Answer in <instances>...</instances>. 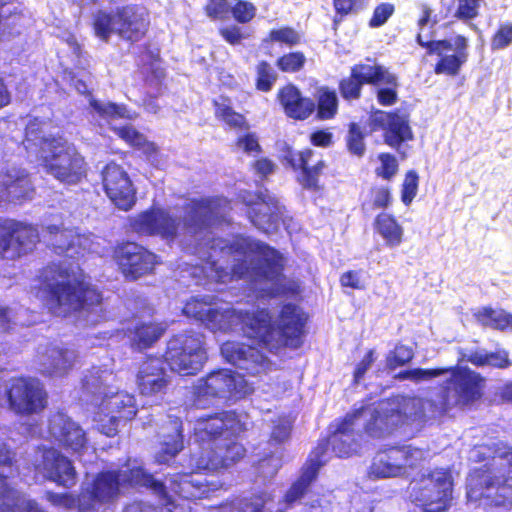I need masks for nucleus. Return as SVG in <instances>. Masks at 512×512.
Wrapping results in <instances>:
<instances>
[{
	"label": "nucleus",
	"mask_w": 512,
	"mask_h": 512,
	"mask_svg": "<svg viewBox=\"0 0 512 512\" xmlns=\"http://www.w3.org/2000/svg\"><path fill=\"white\" fill-rule=\"evenodd\" d=\"M101 409L109 418L107 424H101V431L108 437L115 436L118 425L133 420L138 412L134 395L126 392L105 395L101 402Z\"/></svg>",
	"instance_id": "a878e982"
},
{
	"label": "nucleus",
	"mask_w": 512,
	"mask_h": 512,
	"mask_svg": "<svg viewBox=\"0 0 512 512\" xmlns=\"http://www.w3.org/2000/svg\"><path fill=\"white\" fill-rule=\"evenodd\" d=\"M113 131L130 147L141 151L145 156L155 157L157 155L158 147L156 144L147 140V138L132 125L114 127Z\"/></svg>",
	"instance_id": "37998d69"
},
{
	"label": "nucleus",
	"mask_w": 512,
	"mask_h": 512,
	"mask_svg": "<svg viewBox=\"0 0 512 512\" xmlns=\"http://www.w3.org/2000/svg\"><path fill=\"white\" fill-rule=\"evenodd\" d=\"M512 43V22L501 24L491 37V49L501 50Z\"/></svg>",
	"instance_id": "680f3d73"
},
{
	"label": "nucleus",
	"mask_w": 512,
	"mask_h": 512,
	"mask_svg": "<svg viewBox=\"0 0 512 512\" xmlns=\"http://www.w3.org/2000/svg\"><path fill=\"white\" fill-rule=\"evenodd\" d=\"M314 107L317 120L328 121L334 119L339 111V99L336 91L327 85L317 87Z\"/></svg>",
	"instance_id": "58836bf2"
},
{
	"label": "nucleus",
	"mask_w": 512,
	"mask_h": 512,
	"mask_svg": "<svg viewBox=\"0 0 512 512\" xmlns=\"http://www.w3.org/2000/svg\"><path fill=\"white\" fill-rule=\"evenodd\" d=\"M376 61L368 57L365 62L354 64L350 68L349 75L339 80L338 90L344 101H358L362 97L363 87L371 86Z\"/></svg>",
	"instance_id": "7c9ffc66"
},
{
	"label": "nucleus",
	"mask_w": 512,
	"mask_h": 512,
	"mask_svg": "<svg viewBox=\"0 0 512 512\" xmlns=\"http://www.w3.org/2000/svg\"><path fill=\"white\" fill-rule=\"evenodd\" d=\"M451 404L444 395L441 402L420 397H401L395 407L382 412L374 410L366 423L365 432L374 438L393 433L398 428L415 421H423L428 416L440 418L448 414Z\"/></svg>",
	"instance_id": "0eeeda50"
},
{
	"label": "nucleus",
	"mask_w": 512,
	"mask_h": 512,
	"mask_svg": "<svg viewBox=\"0 0 512 512\" xmlns=\"http://www.w3.org/2000/svg\"><path fill=\"white\" fill-rule=\"evenodd\" d=\"M264 41L276 42L291 48L302 43V35L291 26H283L271 29Z\"/></svg>",
	"instance_id": "864d4df0"
},
{
	"label": "nucleus",
	"mask_w": 512,
	"mask_h": 512,
	"mask_svg": "<svg viewBox=\"0 0 512 512\" xmlns=\"http://www.w3.org/2000/svg\"><path fill=\"white\" fill-rule=\"evenodd\" d=\"M458 5L454 16L461 21H470L479 15L478 0H457Z\"/></svg>",
	"instance_id": "338daca9"
},
{
	"label": "nucleus",
	"mask_w": 512,
	"mask_h": 512,
	"mask_svg": "<svg viewBox=\"0 0 512 512\" xmlns=\"http://www.w3.org/2000/svg\"><path fill=\"white\" fill-rule=\"evenodd\" d=\"M123 474L119 469L98 472L90 486L79 493V512H96V505L113 503L120 495Z\"/></svg>",
	"instance_id": "6ab92c4d"
},
{
	"label": "nucleus",
	"mask_w": 512,
	"mask_h": 512,
	"mask_svg": "<svg viewBox=\"0 0 512 512\" xmlns=\"http://www.w3.org/2000/svg\"><path fill=\"white\" fill-rule=\"evenodd\" d=\"M38 159L44 171L64 185H78L87 178L85 157L62 137H42Z\"/></svg>",
	"instance_id": "6e6552de"
},
{
	"label": "nucleus",
	"mask_w": 512,
	"mask_h": 512,
	"mask_svg": "<svg viewBox=\"0 0 512 512\" xmlns=\"http://www.w3.org/2000/svg\"><path fill=\"white\" fill-rule=\"evenodd\" d=\"M255 87L258 91L269 92L277 81V73L266 60H261L255 67Z\"/></svg>",
	"instance_id": "603ef678"
},
{
	"label": "nucleus",
	"mask_w": 512,
	"mask_h": 512,
	"mask_svg": "<svg viewBox=\"0 0 512 512\" xmlns=\"http://www.w3.org/2000/svg\"><path fill=\"white\" fill-rule=\"evenodd\" d=\"M446 374V370L432 368V369H424V368H414L409 370H402L398 372L394 378L397 380H412V381H422L427 379L436 378Z\"/></svg>",
	"instance_id": "bf43d9fd"
},
{
	"label": "nucleus",
	"mask_w": 512,
	"mask_h": 512,
	"mask_svg": "<svg viewBox=\"0 0 512 512\" xmlns=\"http://www.w3.org/2000/svg\"><path fill=\"white\" fill-rule=\"evenodd\" d=\"M256 502V494L248 497H236L233 500L222 503L218 512H249V509Z\"/></svg>",
	"instance_id": "69168bd1"
},
{
	"label": "nucleus",
	"mask_w": 512,
	"mask_h": 512,
	"mask_svg": "<svg viewBox=\"0 0 512 512\" xmlns=\"http://www.w3.org/2000/svg\"><path fill=\"white\" fill-rule=\"evenodd\" d=\"M165 332L166 327L161 322L139 321L128 328L127 335L132 349L144 351L153 347Z\"/></svg>",
	"instance_id": "c9c22d12"
},
{
	"label": "nucleus",
	"mask_w": 512,
	"mask_h": 512,
	"mask_svg": "<svg viewBox=\"0 0 512 512\" xmlns=\"http://www.w3.org/2000/svg\"><path fill=\"white\" fill-rule=\"evenodd\" d=\"M411 501L423 512H447L453 501V478L443 468H434L411 481Z\"/></svg>",
	"instance_id": "9d476101"
},
{
	"label": "nucleus",
	"mask_w": 512,
	"mask_h": 512,
	"mask_svg": "<svg viewBox=\"0 0 512 512\" xmlns=\"http://www.w3.org/2000/svg\"><path fill=\"white\" fill-rule=\"evenodd\" d=\"M315 156L316 152L310 147L296 150L286 145L282 149V162L296 173L298 184L305 190L319 192L323 189L320 178L327 163L322 157L313 161Z\"/></svg>",
	"instance_id": "a211bd4d"
},
{
	"label": "nucleus",
	"mask_w": 512,
	"mask_h": 512,
	"mask_svg": "<svg viewBox=\"0 0 512 512\" xmlns=\"http://www.w3.org/2000/svg\"><path fill=\"white\" fill-rule=\"evenodd\" d=\"M103 189L114 205L123 210L129 211L136 203V189L124 170L114 161L107 163L101 171Z\"/></svg>",
	"instance_id": "5701e85b"
},
{
	"label": "nucleus",
	"mask_w": 512,
	"mask_h": 512,
	"mask_svg": "<svg viewBox=\"0 0 512 512\" xmlns=\"http://www.w3.org/2000/svg\"><path fill=\"white\" fill-rule=\"evenodd\" d=\"M67 349L51 348L46 351L42 360V373L46 376L65 373L71 365V357Z\"/></svg>",
	"instance_id": "a18cd8bd"
},
{
	"label": "nucleus",
	"mask_w": 512,
	"mask_h": 512,
	"mask_svg": "<svg viewBox=\"0 0 512 512\" xmlns=\"http://www.w3.org/2000/svg\"><path fill=\"white\" fill-rule=\"evenodd\" d=\"M183 311L213 332L239 329L243 336L277 354L282 348L299 349L304 343L307 314L295 303L281 306L276 323L268 308L254 310L217 309L201 299L188 301Z\"/></svg>",
	"instance_id": "f257e3e1"
},
{
	"label": "nucleus",
	"mask_w": 512,
	"mask_h": 512,
	"mask_svg": "<svg viewBox=\"0 0 512 512\" xmlns=\"http://www.w3.org/2000/svg\"><path fill=\"white\" fill-rule=\"evenodd\" d=\"M222 484L219 482H207L195 479L192 474H175L169 483L168 494L172 497L173 503L169 506H175L176 501H196L209 498L211 494L217 491Z\"/></svg>",
	"instance_id": "c85d7f7f"
},
{
	"label": "nucleus",
	"mask_w": 512,
	"mask_h": 512,
	"mask_svg": "<svg viewBox=\"0 0 512 512\" xmlns=\"http://www.w3.org/2000/svg\"><path fill=\"white\" fill-rule=\"evenodd\" d=\"M414 357L415 353L412 347L399 343L387 353L385 365L389 371H394L398 367L409 364Z\"/></svg>",
	"instance_id": "3c124183"
},
{
	"label": "nucleus",
	"mask_w": 512,
	"mask_h": 512,
	"mask_svg": "<svg viewBox=\"0 0 512 512\" xmlns=\"http://www.w3.org/2000/svg\"><path fill=\"white\" fill-rule=\"evenodd\" d=\"M277 100L284 114L292 120L304 121L314 114V100L304 96L293 83H287L278 90Z\"/></svg>",
	"instance_id": "2f4dec72"
},
{
	"label": "nucleus",
	"mask_w": 512,
	"mask_h": 512,
	"mask_svg": "<svg viewBox=\"0 0 512 512\" xmlns=\"http://www.w3.org/2000/svg\"><path fill=\"white\" fill-rule=\"evenodd\" d=\"M361 409L347 414L339 419L336 428L330 432L328 437L318 442L317 446L312 450L311 457L313 459L322 460L323 456L331 446L333 452L340 458L350 457L357 452L358 441L353 425L354 420L360 414Z\"/></svg>",
	"instance_id": "412c9836"
},
{
	"label": "nucleus",
	"mask_w": 512,
	"mask_h": 512,
	"mask_svg": "<svg viewBox=\"0 0 512 512\" xmlns=\"http://www.w3.org/2000/svg\"><path fill=\"white\" fill-rule=\"evenodd\" d=\"M345 144L348 152L361 158L366 152L365 134L363 133L360 125L357 122H350L348 124V131L345 137Z\"/></svg>",
	"instance_id": "09e8293b"
},
{
	"label": "nucleus",
	"mask_w": 512,
	"mask_h": 512,
	"mask_svg": "<svg viewBox=\"0 0 512 512\" xmlns=\"http://www.w3.org/2000/svg\"><path fill=\"white\" fill-rule=\"evenodd\" d=\"M149 27V13L138 4L118 6L111 13L98 10L92 18L94 34L104 42L114 33L124 41L135 43L147 35Z\"/></svg>",
	"instance_id": "1a4fd4ad"
},
{
	"label": "nucleus",
	"mask_w": 512,
	"mask_h": 512,
	"mask_svg": "<svg viewBox=\"0 0 512 512\" xmlns=\"http://www.w3.org/2000/svg\"><path fill=\"white\" fill-rule=\"evenodd\" d=\"M438 369L446 370V374H450V378L445 381L446 392L442 394L441 399L447 395L451 409L453 407L469 408L481 400L485 378L480 373L469 367L458 365L438 367Z\"/></svg>",
	"instance_id": "4468645a"
},
{
	"label": "nucleus",
	"mask_w": 512,
	"mask_h": 512,
	"mask_svg": "<svg viewBox=\"0 0 512 512\" xmlns=\"http://www.w3.org/2000/svg\"><path fill=\"white\" fill-rule=\"evenodd\" d=\"M371 86L376 88L375 95L379 105L389 107L398 102V77L378 61H376Z\"/></svg>",
	"instance_id": "72a5a7b5"
},
{
	"label": "nucleus",
	"mask_w": 512,
	"mask_h": 512,
	"mask_svg": "<svg viewBox=\"0 0 512 512\" xmlns=\"http://www.w3.org/2000/svg\"><path fill=\"white\" fill-rule=\"evenodd\" d=\"M212 105L216 119L236 130L249 129V124L247 123L244 115L233 109L231 98L229 96L220 95L218 99L212 100Z\"/></svg>",
	"instance_id": "79ce46f5"
},
{
	"label": "nucleus",
	"mask_w": 512,
	"mask_h": 512,
	"mask_svg": "<svg viewBox=\"0 0 512 512\" xmlns=\"http://www.w3.org/2000/svg\"><path fill=\"white\" fill-rule=\"evenodd\" d=\"M393 203L392 189L386 185L372 186L368 198L361 202L360 210L365 217H370L376 210L385 211Z\"/></svg>",
	"instance_id": "c03bdc74"
},
{
	"label": "nucleus",
	"mask_w": 512,
	"mask_h": 512,
	"mask_svg": "<svg viewBox=\"0 0 512 512\" xmlns=\"http://www.w3.org/2000/svg\"><path fill=\"white\" fill-rule=\"evenodd\" d=\"M8 469L11 474L17 472L12 451L0 442V511L1 512H45L37 502L25 500L22 495L8 483Z\"/></svg>",
	"instance_id": "4be33fe9"
},
{
	"label": "nucleus",
	"mask_w": 512,
	"mask_h": 512,
	"mask_svg": "<svg viewBox=\"0 0 512 512\" xmlns=\"http://www.w3.org/2000/svg\"><path fill=\"white\" fill-rule=\"evenodd\" d=\"M126 482L131 486L145 487L157 495L164 506L173 503L172 497L168 494V490L164 482L155 479L153 474L147 472L144 468L136 466L128 469L123 483Z\"/></svg>",
	"instance_id": "e433bc0d"
},
{
	"label": "nucleus",
	"mask_w": 512,
	"mask_h": 512,
	"mask_svg": "<svg viewBox=\"0 0 512 512\" xmlns=\"http://www.w3.org/2000/svg\"><path fill=\"white\" fill-rule=\"evenodd\" d=\"M135 384L143 397H162L169 390L171 377L160 358L147 355L137 367Z\"/></svg>",
	"instance_id": "b1692460"
},
{
	"label": "nucleus",
	"mask_w": 512,
	"mask_h": 512,
	"mask_svg": "<svg viewBox=\"0 0 512 512\" xmlns=\"http://www.w3.org/2000/svg\"><path fill=\"white\" fill-rule=\"evenodd\" d=\"M48 432L63 448L74 454L82 455L87 447L85 431L63 413H57L50 418Z\"/></svg>",
	"instance_id": "cd10ccee"
},
{
	"label": "nucleus",
	"mask_w": 512,
	"mask_h": 512,
	"mask_svg": "<svg viewBox=\"0 0 512 512\" xmlns=\"http://www.w3.org/2000/svg\"><path fill=\"white\" fill-rule=\"evenodd\" d=\"M221 198L215 196L192 198L183 206L181 221L168 209L152 205L146 210L128 218V228L139 237L159 236L174 241L182 227L185 233L196 235L208 228L219 212Z\"/></svg>",
	"instance_id": "39448f33"
},
{
	"label": "nucleus",
	"mask_w": 512,
	"mask_h": 512,
	"mask_svg": "<svg viewBox=\"0 0 512 512\" xmlns=\"http://www.w3.org/2000/svg\"><path fill=\"white\" fill-rule=\"evenodd\" d=\"M48 246L57 254L67 252L74 245V233L64 226L48 225Z\"/></svg>",
	"instance_id": "49530a36"
},
{
	"label": "nucleus",
	"mask_w": 512,
	"mask_h": 512,
	"mask_svg": "<svg viewBox=\"0 0 512 512\" xmlns=\"http://www.w3.org/2000/svg\"><path fill=\"white\" fill-rule=\"evenodd\" d=\"M373 226L388 246L395 247L401 244L403 227L393 214L380 212L374 218Z\"/></svg>",
	"instance_id": "a19ab883"
},
{
	"label": "nucleus",
	"mask_w": 512,
	"mask_h": 512,
	"mask_svg": "<svg viewBox=\"0 0 512 512\" xmlns=\"http://www.w3.org/2000/svg\"><path fill=\"white\" fill-rule=\"evenodd\" d=\"M234 254L242 256L232 265L230 272L217 270L218 282L269 280L273 286L266 292L269 298H291L300 294V284L283 275L284 266L276 257L277 251L269 245L249 238L235 239L229 246Z\"/></svg>",
	"instance_id": "20e7f679"
},
{
	"label": "nucleus",
	"mask_w": 512,
	"mask_h": 512,
	"mask_svg": "<svg viewBox=\"0 0 512 512\" xmlns=\"http://www.w3.org/2000/svg\"><path fill=\"white\" fill-rule=\"evenodd\" d=\"M246 431V422L234 410L198 417L194 424V435L200 450L191 458L194 468L215 473L238 464L246 457L247 449L236 438Z\"/></svg>",
	"instance_id": "7ed1b4c3"
},
{
	"label": "nucleus",
	"mask_w": 512,
	"mask_h": 512,
	"mask_svg": "<svg viewBox=\"0 0 512 512\" xmlns=\"http://www.w3.org/2000/svg\"><path fill=\"white\" fill-rule=\"evenodd\" d=\"M37 469L43 473L47 481L66 489L74 487L78 482V473L73 461L53 447L44 449Z\"/></svg>",
	"instance_id": "bb28decb"
},
{
	"label": "nucleus",
	"mask_w": 512,
	"mask_h": 512,
	"mask_svg": "<svg viewBox=\"0 0 512 512\" xmlns=\"http://www.w3.org/2000/svg\"><path fill=\"white\" fill-rule=\"evenodd\" d=\"M465 481L468 502L487 512L512 510V446L503 441L475 445Z\"/></svg>",
	"instance_id": "f03ea898"
},
{
	"label": "nucleus",
	"mask_w": 512,
	"mask_h": 512,
	"mask_svg": "<svg viewBox=\"0 0 512 512\" xmlns=\"http://www.w3.org/2000/svg\"><path fill=\"white\" fill-rule=\"evenodd\" d=\"M184 436L182 425H178L173 434L163 441L162 447L157 454V461L159 463H168L184 448Z\"/></svg>",
	"instance_id": "de8ad7c7"
},
{
	"label": "nucleus",
	"mask_w": 512,
	"mask_h": 512,
	"mask_svg": "<svg viewBox=\"0 0 512 512\" xmlns=\"http://www.w3.org/2000/svg\"><path fill=\"white\" fill-rule=\"evenodd\" d=\"M420 176L414 169L406 171L400 189V199L405 206H410L418 193Z\"/></svg>",
	"instance_id": "6e6d98bb"
},
{
	"label": "nucleus",
	"mask_w": 512,
	"mask_h": 512,
	"mask_svg": "<svg viewBox=\"0 0 512 512\" xmlns=\"http://www.w3.org/2000/svg\"><path fill=\"white\" fill-rule=\"evenodd\" d=\"M246 205L248 206V217L256 227L267 231L268 227H265L266 224L268 226L275 224L276 217L274 213H262L261 209L258 208L259 205L277 208L278 200L275 197H271L267 193L259 191L255 193L254 201H248Z\"/></svg>",
	"instance_id": "4c0bfd02"
},
{
	"label": "nucleus",
	"mask_w": 512,
	"mask_h": 512,
	"mask_svg": "<svg viewBox=\"0 0 512 512\" xmlns=\"http://www.w3.org/2000/svg\"><path fill=\"white\" fill-rule=\"evenodd\" d=\"M368 0H332L334 9L333 24L337 25L345 18L359 14L367 6Z\"/></svg>",
	"instance_id": "8fccbe9b"
},
{
	"label": "nucleus",
	"mask_w": 512,
	"mask_h": 512,
	"mask_svg": "<svg viewBox=\"0 0 512 512\" xmlns=\"http://www.w3.org/2000/svg\"><path fill=\"white\" fill-rule=\"evenodd\" d=\"M7 407L15 415L30 417L41 414L48 406V392L41 380L31 376H14L5 389Z\"/></svg>",
	"instance_id": "f8f14e48"
},
{
	"label": "nucleus",
	"mask_w": 512,
	"mask_h": 512,
	"mask_svg": "<svg viewBox=\"0 0 512 512\" xmlns=\"http://www.w3.org/2000/svg\"><path fill=\"white\" fill-rule=\"evenodd\" d=\"M220 350L225 360L243 371L244 375H258L270 366V360L265 353L252 345L237 341H225Z\"/></svg>",
	"instance_id": "393cba45"
},
{
	"label": "nucleus",
	"mask_w": 512,
	"mask_h": 512,
	"mask_svg": "<svg viewBox=\"0 0 512 512\" xmlns=\"http://www.w3.org/2000/svg\"><path fill=\"white\" fill-rule=\"evenodd\" d=\"M395 6L389 2L378 4L369 19L368 25L371 28H378L383 26L388 19L394 14Z\"/></svg>",
	"instance_id": "e2e57ef3"
},
{
	"label": "nucleus",
	"mask_w": 512,
	"mask_h": 512,
	"mask_svg": "<svg viewBox=\"0 0 512 512\" xmlns=\"http://www.w3.org/2000/svg\"><path fill=\"white\" fill-rule=\"evenodd\" d=\"M324 464L323 460L313 459L311 455L307 458L301 468L300 475L290 485L284 495L283 500L286 505L292 506L308 493L311 484L317 479L319 471Z\"/></svg>",
	"instance_id": "f704fd0d"
},
{
	"label": "nucleus",
	"mask_w": 512,
	"mask_h": 512,
	"mask_svg": "<svg viewBox=\"0 0 512 512\" xmlns=\"http://www.w3.org/2000/svg\"><path fill=\"white\" fill-rule=\"evenodd\" d=\"M111 257L119 272L128 281H136L152 274L159 263L154 252L131 240L117 242L112 247Z\"/></svg>",
	"instance_id": "2eb2a0df"
},
{
	"label": "nucleus",
	"mask_w": 512,
	"mask_h": 512,
	"mask_svg": "<svg viewBox=\"0 0 512 512\" xmlns=\"http://www.w3.org/2000/svg\"><path fill=\"white\" fill-rule=\"evenodd\" d=\"M453 40L454 51L447 55L446 52L453 47L450 40H424L421 33L416 36V42L426 50L428 56L436 55L439 57L433 68L437 75L455 77L468 61V39L464 35H456Z\"/></svg>",
	"instance_id": "f3484780"
},
{
	"label": "nucleus",
	"mask_w": 512,
	"mask_h": 512,
	"mask_svg": "<svg viewBox=\"0 0 512 512\" xmlns=\"http://www.w3.org/2000/svg\"><path fill=\"white\" fill-rule=\"evenodd\" d=\"M474 320L483 327L497 331H506L512 328V313L491 306H483L473 312Z\"/></svg>",
	"instance_id": "ea45409f"
},
{
	"label": "nucleus",
	"mask_w": 512,
	"mask_h": 512,
	"mask_svg": "<svg viewBox=\"0 0 512 512\" xmlns=\"http://www.w3.org/2000/svg\"><path fill=\"white\" fill-rule=\"evenodd\" d=\"M45 499L56 507H64L66 509L77 507L79 510V494L75 496L70 493H56L53 491H46Z\"/></svg>",
	"instance_id": "0e129e2a"
},
{
	"label": "nucleus",
	"mask_w": 512,
	"mask_h": 512,
	"mask_svg": "<svg viewBox=\"0 0 512 512\" xmlns=\"http://www.w3.org/2000/svg\"><path fill=\"white\" fill-rule=\"evenodd\" d=\"M423 459V450L411 445H395L380 449L368 469L371 479L399 477L415 468Z\"/></svg>",
	"instance_id": "dca6fc26"
},
{
	"label": "nucleus",
	"mask_w": 512,
	"mask_h": 512,
	"mask_svg": "<svg viewBox=\"0 0 512 512\" xmlns=\"http://www.w3.org/2000/svg\"><path fill=\"white\" fill-rule=\"evenodd\" d=\"M256 7L253 3L246 0H237L231 6V14L234 20L240 24L251 22L256 15Z\"/></svg>",
	"instance_id": "052dcab7"
},
{
	"label": "nucleus",
	"mask_w": 512,
	"mask_h": 512,
	"mask_svg": "<svg viewBox=\"0 0 512 512\" xmlns=\"http://www.w3.org/2000/svg\"><path fill=\"white\" fill-rule=\"evenodd\" d=\"M368 127L371 133L382 131L384 143L394 149H399L402 144L414 138L409 116L400 113L397 109L371 111L368 117Z\"/></svg>",
	"instance_id": "aec40b11"
},
{
	"label": "nucleus",
	"mask_w": 512,
	"mask_h": 512,
	"mask_svg": "<svg viewBox=\"0 0 512 512\" xmlns=\"http://www.w3.org/2000/svg\"><path fill=\"white\" fill-rule=\"evenodd\" d=\"M40 242L37 227L26 221L0 217V259L17 261L32 253Z\"/></svg>",
	"instance_id": "ddd939ff"
},
{
	"label": "nucleus",
	"mask_w": 512,
	"mask_h": 512,
	"mask_svg": "<svg viewBox=\"0 0 512 512\" xmlns=\"http://www.w3.org/2000/svg\"><path fill=\"white\" fill-rule=\"evenodd\" d=\"M239 377L228 369H218L198 380L194 395L200 398L235 396L240 392Z\"/></svg>",
	"instance_id": "c756f323"
},
{
	"label": "nucleus",
	"mask_w": 512,
	"mask_h": 512,
	"mask_svg": "<svg viewBox=\"0 0 512 512\" xmlns=\"http://www.w3.org/2000/svg\"><path fill=\"white\" fill-rule=\"evenodd\" d=\"M33 192L28 173L19 170L0 172V201L22 203L30 199Z\"/></svg>",
	"instance_id": "473e14b6"
},
{
	"label": "nucleus",
	"mask_w": 512,
	"mask_h": 512,
	"mask_svg": "<svg viewBox=\"0 0 512 512\" xmlns=\"http://www.w3.org/2000/svg\"><path fill=\"white\" fill-rule=\"evenodd\" d=\"M203 10L212 21H224L229 19L231 15L229 0H207Z\"/></svg>",
	"instance_id": "4d7b16f0"
},
{
	"label": "nucleus",
	"mask_w": 512,
	"mask_h": 512,
	"mask_svg": "<svg viewBox=\"0 0 512 512\" xmlns=\"http://www.w3.org/2000/svg\"><path fill=\"white\" fill-rule=\"evenodd\" d=\"M378 159L380 165L375 169L376 176L386 181L392 180L399 170L396 157L390 153L384 152L378 155Z\"/></svg>",
	"instance_id": "13d9d810"
},
{
	"label": "nucleus",
	"mask_w": 512,
	"mask_h": 512,
	"mask_svg": "<svg viewBox=\"0 0 512 512\" xmlns=\"http://www.w3.org/2000/svg\"><path fill=\"white\" fill-rule=\"evenodd\" d=\"M90 107L97 112L101 117H124V107L114 102L103 104L98 100L92 98L89 100Z\"/></svg>",
	"instance_id": "774afa93"
},
{
	"label": "nucleus",
	"mask_w": 512,
	"mask_h": 512,
	"mask_svg": "<svg viewBox=\"0 0 512 512\" xmlns=\"http://www.w3.org/2000/svg\"><path fill=\"white\" fill-rule=\"evenodd\" d=\"M38 279L49 306L64 314L91 312L103 303V294L97 287L75 276L61 263L47 264L40 270Z\"/></svg>",
	"instance_id": "423d86ee"
},
{
	"label": "nucleus",
	"mask_w": 512,
	"mask_h": 512,
	"mask_svg": "<svg viewBox=\"0 0 512 512\" xmlns=\"http://www.w3.org/2000/svg\"><path fill=\"white\" fill-rule=\"evenodd\" d=\"M165 359L179 375H196L208 359L204 335L192 330L174 335L168 342Z\"/></svg>",
	"instance_id": "9b49d317"
},
{
	"label": "nucleus",
	"mask_w": 512,
	"mask_h": 512,
	"mask_svg": "<svg viewBox=\"0 0 512 512\" xmlns=\"http://www.w3.org/2000/svg\"><path fill=\"white\" fill-rule=\"evenodd\" d=\"M275 64L282 73H297L305 67L306 56L302 51H290L279 56Z\"/></svg>",
	"instance_id": "5fc2aeb1"
}]
</instances>
